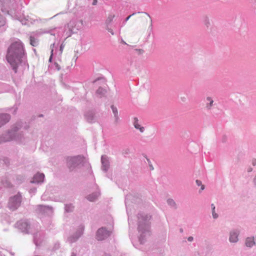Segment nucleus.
<instances>
[{"instance_id": "obj_1", "label": "nucleus", "mask_w": 256, "mask_h": 256, "mask_svg": "<svg viewBox=\"0 0 256 256\" xmlns=\"http://www.w3.org/2000/svg\"><path fill=\"white\" fill-rule=\"evenodd\" d=\"M25 57L24 47L20 40L12 42L8 50L6 60L12 67L15 72L18 64H20Z\"/></svg>"}, {"instance_id": "obj_25", "label": "nucleus", "mask_w": 256, "mask_h": 256, "mask_svg": "<svg viewBox=\"0 0 256 256\" xmlns=\"http://www.w3.org/2000/svg\"><path fill=\"white\" fill-rule=\"evenodd\" d=\"M55 66H56V68L58 70H60V66L58 64L56 63V64H55Z\"/></svg>"}, {"instance_id": "obj_18", "label": "nucleus", "mask_w": 256, "mask_h": 256, "mask_svg": "<svg viewBox=\"0 0 256 256\" xmlns=\"http://www.w3.org/2000/svg\"><path fill=\"white\" fill-rule=\"evenodd\" d=\"M72 208H73V206L72 205H70H70H66V210L67 212L71 211Z\"/></svg>"}, {"instance_id": "obj_16", "label": "nucleus", "mask_w": 256, "mask_h": 256, "mask_svg": "<svg viewBox=\"0 0 256 256\" xmlns=\"http://www.w3.org/2000/svg\"><path fill=\"white\" fill-rule=\"evenodd\" d=\"M196 183L198 186H201V190H204V185L202 184L201 181L199 180H196Z\"/></svg>"}, {"instance_id": "obj_2", "label": "nucleus", "mask_w": 256, "mask_h": 256, "mask_svg": "<svg viewBox=\"0 0 256 256\" xmlns=\"http://www.w3.org/2000/svg\"><path fill=\"white\" fill-rule=\"evenodd\" d=\"M134 20L143 26H151L152 20L150 16L146 12H140L136 14Z\"/></svg>"}, {"instance_id": "obj_28", "label": "nucleus", "mask_w": 256, "mask_h": 256, "mask_svg": "<svg viewBox=\"0 0 256 256\" xmlns=\"http://www.w3.org/2000/svg\"><path fill=\"white\" fill-rule=\"evenodd\" d=\"M97 4V0H93V5H96Z\"/></svg>"}, {"instance_id": "obj_19", "label": "nucleus", "mask_w": 256, "mask_h": 256, "mask_svg": "<svg viewBox=\"0 0 256 256\" xmlns=\"http://www.w3.org/2000/svg\"><path fill=\"white\" fill-rule=\"evenodd\" d=\"M5 23L4 20L2 16L0 14V26L4 25Z\"/></svg>"}, {"instance_id": "obj_7", "label": "nucleus", "mask_w": 256, "mask_h": 256, "mask_svg": "<svg viewBox=\"0 0 256 256\" xmlns=\"http://www.w3.org/2000/svg\"><path fill=\"white\" fill-rule=\"evenodd\" d=\"M10 116L7 114H2L0 116V127L8 122Z\"/></svg>"}, {"instance_id": "obj_31", "label": "nucleus", "mask_w": 256, "mask_h": 256, "mask_svg": "<svg viewBox=\"0 0 256 256\" xmlns=\"http://www.w3.org/2000/svg\"><path fill=\"white\" fill-rule=\"evenodd\" d=\"M18 224V226L20 228V229H22V228H21V227H20V224Z\"/></svg>"}, {"instance_id": "obj_17", "label": "nucleus", "mask_w": 256, "mask_h": 256, "mask_svg": "<svg viewBox=\"0 0 256 256\" xmlns=\"http://www.w3.org/2000/svg\"><path fill=\"white\" fill-rule=\"evenodd\" d=\"M112 109L114 114L115 116H117L118 115V110L116 108L114 107V106H112Z\"/></svg>"}, {"instance_id": "obj_8", "label": "nucleus", "mask_w": 256, "mask_h": 256, "mask_svg": "<svg viewBox=\"0 0 256 256\" xmlns=\"http://www.w3.org/2000/svg\"><path fill=\"white\" fill-rule=\"evenodd\" d=\"M102 164V168L104 170H106L108 168V162L107 158L105 156H102L101 158Z\"/></svg>"}, {"instance_id": "obj_24", "label": "nucleus", "mask_w": 256, "mask_h": 256, "mask_svg": "<svg viewBox=\"0 0 256 256\" xmlns=\"http://www.w3.org/2000/svg\"><path fill=\"white\" fill-rule=\"evenodd\" d=\"M136 14H132L130 15L126 18V20H128L132 16H136Z\"/></svg>"}, {"instance_id": "obj_23", "label": "nucleus", "mask_w": 256, "mask_h": 256, "mask_svg": "<svg viewBox=\"0 0 256 256\" xmlns=\"http://www.w3.org/2000/svg\"><path fill=\"white\" fill-rule=\"evenodd\" d=\"M64 44H62L60 45V50L61 52H62V51H63V49H64Z\"/></svg>"}, {"instance_id": "obj_15", "label": "nucleus", "mask_w": 256, "mask_h": 256, "mask_svg": "<svg viewBox=\"0 0 256 256\" xmlns=\"http://www.w3.org/2000/svg\"><path fill=\"white\" fill-rule=\"evenodd\" d=\"M97 198V196L96 194H94L92 196H88V200L90 201H94V200Z\"/></svg>"}, {"instance_id": "obj_9", "label": "nucleus", "mask_w": 256, "mask_h": 256, "mask_svg": "<svg viewBox=\"0 0 256 256\" xmlns=\"http://www.w3.org/2000/svg\"><path fill=\"white\" fill-rule=\"evenodd\" d=\"M134 125L136 128L138 129L141 132H144V128L142 126L138 123V118H134Z\"/></svg>"}, {"instance_id": "obj_6", "label": "nucleus", "mask_w": 256, "mask_h": 256, "mask_svg": "<svg viewBox=\"0 0 256 256\" xmlns=\"http://www.w3.org/2000/svg\"><path fill=\"white\" fill-rule=\"evenodd\" d=\"M44 176L43 174L38 173L33 178L32 182H41L44 181Z\"/></svg>"}, {"instance_id": "obj_4", "label": "nucleus", "mask_w": 256, "mask_h": 256, "mask_svg": "<svg viewBox=\"0 0 256 256\" xmlns=\"http://www.w3.org/2000/svg\"><path fill=\"white\" fill-rule=\"evenodd\" d=\"M84 160V158L81 156H76L74 157H70L67 158L68 166L70 168L78 164Z\"/></svg>"}, {"instance_id": "obj_29", "label": "nucleus", "mask_w": 256, "mask_h": 256, "mask_svg": "<svg viewBox=\"0 0 256 256\" xmlns=\"http://www.w3.org/2000/svg\"><path fill=\"white\" fill-rule=\"evenodd\" d=\"M212 210H215V206H214V204H212Z\"/></svg>"}, {"instance_id": "obj_13", "label": "nucleus", "mask_w": 256, "mask_h": 256, "mask_svg": "<svg viewBox=\"0 0 256 256\" xmlns=\"http://www.w3.org/2000/svg\"><path fill=\"white\" fill-rule=\"evenodd\" d=\"M114 15H110L108 18H107L106 21V23L107 24H110L113 20L114 18Z\"/></svg>"}, {"instance_id": "obj_5", "label": "nucleus", "mask_w": 256, "mask_h": 256, "mask_svg": "<svg viewBox=\"0 0 256 256\" xmlns=\"http://www.w3.org/2000/svg\"><path fill=\"white\" fill-rule=\"evenodd\" d=\"M110 232L104 228H100L96 235V238L98 240H102L110 236Z\"/></svg>"}, {"instance_id": "obj_14", "label": "nucleus", "mask_w": 256, "mask_h": 256, "mask_svg": "<svg viewBox=\"0 0 256 256\" xmlns=\"http://www.w3.org/2000/svg\"><path fill=\"white\" fill-rule=\"evenodd\" d=\"M206 100H207L210 102L209 105H208L207 107L208 108H211V106H212V104L214 102V101H213V100L210 97H208Z\"/></svg>"}, {"instance_id": "obj_3", "label": "nucleus", "mask_w": 256, "mask_h": 256, "mask_svg": "<svg viewBox=\"0 0 256 256\" xmlns=\"http://www.w3.org/2000/svg\"><path fill=\"white\" fill-rule=\"evenodd\" d=\"M21 202V196L20 195H16L13 198H10L9 201V207L14 210L20 204Z\"/></svg>"}, {"instance_id": "obj_26", "label": "nucleus", "mask_w": 256, "mask_h": 256, "mask_svg": "<svg viewBox=\"0 0 256 256\" xmlns=\"http://www.w3.org/2000/svg\"><path fill=\"white\" fill-rule=\"evenodd\" d=\"M107 30L108 31V32H110L112 34H114V32L111 28H108Z\"/></svg>"}, {"instance_id": "obj_12", "label": "nucleus", "mask_w": 256, "mask_h": 256, "mask_svg": "<svg viewBox=\"0 0 256 256\" xmlns=\"http://www.w3.org/2000/svg\"><path fill=\"white\" fill-rule=\"evenodd\" d=\"M30 44L33 46H38V41L36 40L32 36H30Z\"/></svg>"}, {"instance_id": "obj_10", "label": "nucleus", "mask_w": 256, "mask_h": 256, "mask_svg": "<svg viewBox=\"0 0 256 256\" xmlns=\"http://www.w3.org/2000/svg\"><path fill=\"white\" fill-rule=\"evenodd\" d=\"M255 244L254 238H248L246 240V245L248 247H251Z\"/></svg>"}, {"instance_id": "obj_21", "label": "nucleus", "mask_w": 256, "mask_h": 256, "mask_svg": "<svg viewBox=\"0 0 256 256\" xmlns=\"http://www.w3.org/2000/svg\"><path fill=\"white\" fill-rule=\"evenodd\" d=\"M168 204H170V205H171V206H172V205H175V202H174L172 200V199H169L168 200Z\"/></svg>"}, {"instance_id": "obj_27", "label": "nucleus", "mask_w": 256, "mask_h": 256, "mask_svg": "<svg viewBox=\"0 0 256 256\" xmlns=\"http://www.w3.org/2000/svg\"><path fill=\"white\" fill-rule=\"evenodd\" d=\"M188 241L192 242L193 240V237L190 236V237L188 238Z\"/></svg>"}, {"instance_id": "obj_22", "label": "nucleus", "mask_w": 256, "mask_h": 256, "mask_svg": "<svg viewBox=\"0 0 256 256\" xmlns=\"http://www.w3.org/2000/svg\"><path fill=\"white\" fill-rule=\"evenodd\" d=\"M212 216L214 218H216L218 217V214L215 212V210H212Z\"/></svg>"}, {"instance_id": "obj_20", "label": "nucleus", "mask_w": 256, "mask_h": 256, "mask_svg": "<svg viewBox=\"0 0 256 256\" xmlns=\"http://www.w3.org/2000/svg\"><path fill=\"white\" fill-rule=\"evenodd\" d=\"M54 44H52L50 46V48H51V55L50 58V62L52 58V56L53 54V52H54Z\"/></svg>"}, {"instance_id": "obj_11", "label": "nucleus", "mask_w": 256, "mask_h": 256, "mask_svg": "<svg viewBox=\"0 0 256 256\" xmlns=\"http://www.w3.org/2000/svg\"><path fill=\"white\" fill-rule=\"evenodd\" d=\"M238 234L236 232H231L230 234V242H235L238 240Z\"/></svg>"}, {"instance_id": "obj_30", "label": "nucleus", "mask_w": 256, "mask_h": 256, "mask_svg": "<svg viewBox=\"0 0 256 256\" xmlns=\"http://www.w3.org/2000/svg\"><path fill=\"white\" fill-rule=\"evenodd\" d=\"M24 225L26 226V228L28 226V225L26 222H24Z\"/></svg>"}, {"instance_id": "obj_32", "label": "nucleus", "mask_w": 256, "mask_h": 256, "mask_svg": "<svg viewBox=\"0 0 256 256\" xmlns=\"http://www.w3.org/2000/svg\"><path fill=\"white\" fill-rule=\"evenodd\" d=\"M150 167L152 170H154V168L152 166V165H150Z\"/></svg>"}]
</instances>
